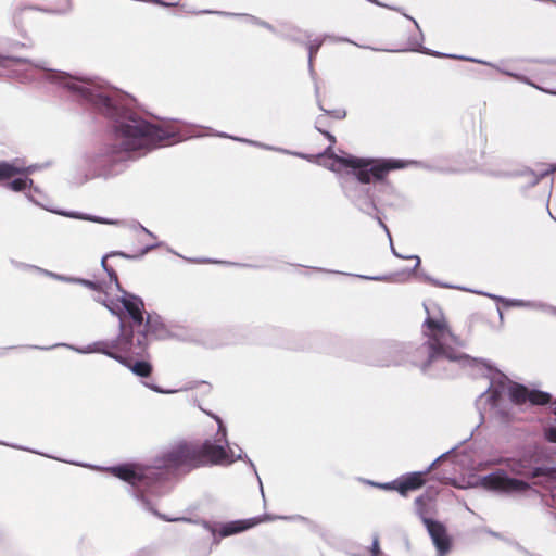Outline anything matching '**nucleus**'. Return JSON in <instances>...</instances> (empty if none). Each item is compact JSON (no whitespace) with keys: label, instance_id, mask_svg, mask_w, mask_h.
<instances>
[{"label":"nucleus","instance_id":"obj_1","mask_svg":"<svg viewBox=\"0 0 556 556\" xmlns=\"http://www.w3.org/2000/svg\"><path fill=\"white\" fill-rule=\"evenodd\" d=\"M176 124L153 125L143 119L130 118L115 134L116 153L122 151H148L160 146H169L187 139Z\"/></svg>","mask_w":556,"mask_h":556},{"label":"nucleus","instance_id":"obj_2","mask_svg":"<svg viewBox=\"0 0 556 556\" xmlns=\"http://www.w3.org/2000/svg\"><path fill=\"white\" fill-rule=\"evenodd\" d=\"M427 318L424 323V333L427 337V346L429 351V359L427 365L434 361L447 359L452 362H460L465 366L478 368L479 370H488L490 368L484 364L470 359L468 356L458 354L454 346L460 345L459 340L452 333L447 323L437 306H425Z\"/></svg>","mask_w":556,"mask_h":556},{"label":"nucleus","instance_id":"obj_3","mask_svg":"<svg viewBox=\"0 0 556 556\" xmlns=\"http://www.w3.org/2000/svg\"><path fill=\"white\" fill-rule=\"evenodd\" d=\"M215 419L218 427L215 442L207 440L200 451L187 444L179 445L169 453L167 466L191 469L207 463L228 465L241 458V450L236 453L227 444L226 427L218 417Z\"/></svg>","mask_w":556,"mask_h":556},{"label":"nucleus","instance_id":"obj_4","mask_svg":"<svg viewBox=\"0 0 556 556\" xmlns=\"http://www.w3.org/2000/svg\"><path fill=\"white\" fill-rule=\"evenodd\" d=\"M327 150L321 156V164L328 169L341 174H353L361 182H370L372 179H381L391 169L401 168L404 164L395 160H366L357 159L349 154L336 155Z\"/></svg>","mask_w":556,"mask_h":556},{"label":"nucleus","instance_id":"obj_5","mask_svg":"<svg viewBox=\"0 0 556 556\" xmlns=\"http://www.w3.org/2000/svg\"><path fill=\"white\" fill-rule=\"evenodd\" d=\"M511 471L521 478L509 477L505 470L500 469L478 478L470 485L500 494L520 495L527 493L531 488L523 478H534L540 475V469L529 471L522 464H514Z\"/></svg>","mask_w":556,"mask_h":556},{"label":"nucleus","instance_id":"obj_6","mask_svg":"<svg viewBox=\"0 0 556 556\" xmlns=\"http://www.w3.org/2000/svg\"><path fill=\"white\" fill-rule=\"evenodd\" d=\"M46 75L53 83L99 108L109 109L112 106L109 94L103 89V86L97 81L70 76L66 73L48 72Z\"/></svg>","mask_w":556,"mask_h":556},{"label":"nucleus","instance_id":"obj_7","mask_svg":"<svg viewBox=\"0 0 556 556\" xmlns=\"http://www.w3.org/2000/svg\"><path fill=\"white\" fill-rule=\"evenodd\" d=\"M130 340L129 337L124 333L118 338V340L114 342H97L93 345L86 348L85 350H80L81 353H102L105 354L124 366L128 367L135 375L140 377H148L152 367L148 362H136L135 364H130V362L118 354L117 352H128L129 351Z\"/></svg>","mask_w":556,"mask_h":556},{"label":"nucleus","instance_id":"obj_8","mask_svg":"<svg viewBox=\"0 0 556 556\" xmlns=\"http://www.w3.org/2000/svg\"><path fill=\"white\" fill-rule=\"evenodd\" d=\"M116 288L122 292L117 299H108L103 301V305L114 315L119 317L121 329H124V312H126L136 325H141L143 321V303L141 299L126 291L121 290L117 277L112 274Z\"/></svg>","mask_w":556,"mask_h":556},{"label":"nucleus","instance_id":"obj_9","mask_svg":"<svg viewBox=\"0 0 556 556\" xmlns=\"http://www.w3.org/2000/svg\"><path fill=\"white\" fill-rule=\"evenodd\" d=\"M509 396L513 402L523 404L529 401L531 404L542 405L549 401V394L536 390H528L527 388L513 384L509 387Z\"/></svg>","mask_w":556,"mask_h":556},{"label":"nucleus","instance_id":"obj_10","mask_svg":"<svg viewBox=\"0 0 556 556\" xmlns=\"http://www.w3.org/2000/svg\"><path fill=\"white\" fill-rule=\"evenodd\" d=\"M108 470L113 476L132 485H136L147 477L144 469L141 466L135 464H126L117 467H112L109 468Z\"/></svg>","mask_w":556,"mask_h":556},{"label":"nucleus","instance_id":"obj_11","mask_svg":"<svg viewBox=\"0 0 556 556\" xmlns=\"http://www.w3.org/2000/svg\"><path fill=\"white\" fill-rule=\"evenodd\" d=\"M427 530L441 555L450 549V539L445 532V528L433 520L424 519Z\"/></svg>","mask_w":556,"mask_h":556},{"label":"nucleus","instance_id":"obj_12","mask_svg":"<svg viewBox=\"0 0 556 556\" xmlns=\"http://www.w3.org/2000/svg\"><path fill=\"white\" fill-rule=\"evenodd\" d=\"M425 483L421 472H412L390 484H384V489H394L402 495H406L409 491L419 489Z\"/></svg>","mask_w":556,"mask_h":556},{"label":"nucleus","instance_id":"obj_13","mask_svg":"<svg viewBox=\"0 0 556 556\" xmlns=\"http://www.w3.org/2000/svg\"><path fill=\"white\" fill-rule=\"evenodd\" d=\"M261 521H263V519H260V518L231 521V522L224 525L220 528L219 533L223 536H228V535L244 531V530L260 523Z\"/></svg>","mask_w":556,"mask_h":556},{"label":"nucleus","instance_id":"obj_14","mask_svg":"<svg viewBox=\"0 0 556 556\" xmlns=\"http://www.w3.org/2000/svg\"><path fill=\"white\" fill-rule=\"evenodd\" d=\"M36 169L35 166L23 167L20 162L0 163V180L10 179L17 174H30Z\"/></svg>","mask_w":556,"mask_h":556},{"label":"nucleus","instance_id":"obj_15","mask_svg":"<svg viewBox=\"0 0 556 556\" xmlns=\"http://www.w3.org/2000/svg\"><path fill=\"white\" fill-rule=\"evenodd\" d=\"M33 181L27 177H18L10 182V188L14 191L26 190L28 186H31Z\"/></svg>","mask_w":556,"mask_h":556},{"label":"nucleus","instance_id":"obj_16","mask_svg":"<svg viewBox=\"0 0 556 556\" xmlns=\"http://www.w3.org/2000/svg\"><path fill=\"white\" fill-rule=\"evenodd\" d=\"M27 197L30 201L35 202L36 204L38 205H41V206H45L42 200H43V194L41 193V191H39L38 189H28V192H27Z\"/></svg>","mask_w":556,"mask_h":556},{"label":"nucleus","instance_id":"obj_17","mask_svg":"<svg viewBox=\"0 0 556 556\" xmlns=\"http://www.w3.org/2000/svg\"><path fill=\"white\" fill-rule=\"evenodd\" d=\"M545 437L551 442H556V427H548L545 430Z\"/></svg>","mask_w":556,"mask_h":556},{"label":"nucleus","instance_id":"obj_18","mask_svg":"<svg viewBox=\"0 0 556 556\" xmlns=\"http://www.w3.org/2000/svg\"><path fill=\"white\" fill-rule=\"evenodd\" d=\"M508 306H525L526 303L519 300H505L504 301Z\"/></svg>","mask_w":556,"mask_h":556},{"label":"nucleus","instance_id":"obj_19","mask_svg":"<svg viewBox=\"0 0 556 556\" xmlns=\"http://www.w3.org/2000/svg\"><path fill=\"white\" fill-rule=\"evenodd\" d=\"M320 46V42H318L316 46H309V63H312V60H313V55L316 53V51L318 50Z\"/></svg>","mask_w":556,"mask_h":556},{"label":"nucleus","instance_id":"obj_20","mask_svg":"<svg viewBox=\"0 0 556 556\" xmlns=\"http://www.w3.org/2000/svg\"><path fill=\"white\" fill-rule=\"evenodd\" d=\"M363 278L369 279V280H386L387 279L386 277H370V276H363Z\"/></svg>","mask_w":556,"mask_h":556},{"label":"nucleus","instance_id":"obj_21","mask_svg":"<svg viewBox=\"0 0 556 556\" xmlns=\"http://www.w3.org/2000/svg\"><path fill=\"white\" fill-rule=\"evenodd\" d=\"M372 552H374L375 555L378 553V541L377 540L374 541Z\"/></svg>","mask_w":556,"mask_h":556},{"label":"nucleus","instance_id":"obj_22","mask_svg":"<svg viewBox=\"0 0 556 556\" xmlns=\"http://www.w3.org/2000/svg\"><path fill=\"white\" fill-rule=\"evenodd\" d=\"M325 135L331 140V142H334L333 136H331L329 132H325Z\"/></svg>","mask_w":556,"mask_h":556},{"label":"nucleus","instance_id":"obj_23","mask_svg":"<svg viewBox=\"0 0 556 556\" xmlns=\"http://www.w3.org/2000/svg\"><path fill=\"white\" fill-rule=\"evenodd\" d=\"M416 261V266L420 264V258L418 256H412Z\"/></svg>","mask_w":556,"mask_h":556},{"label":"nucleus","instance_id":"obj_24","mask_svg":"<svg viewBox=\"0 0 556 556\" xmlns=\"http://www.w3.org/2000/svg\"><path fill=\"white\" fill-rule=\"evenodd\" d=\"M150 388H151V389H153V390H154V391H156V392H163L162 390H160V389H159V388H156V387H150Z\"/></svg>","mask_w":556,"mask_h":556},{"label":"nucleus","instance_id":"obj_25","mask_svg":"<svg viewBox=\"0 0 556 556\" xmlns=\"http://www.w3.org/2000/svg\"><path fill=\"white\" fill-rule=\"evenodd\" d=\"M552 477L556 479V468L552 471Z\"/></svg>","mask_w":556,"mask_h":556},{"label":"nucleus","instance_id":"obj_26","mask_svg":"<svg viewBox=\"0 0 556 556\" xmlns=\"http://www.w3.org/2000/svg\"><path fill=\"white\" fill-rule=\"evenodd\" d=\"M102 265L105 266V257L102 260Z\"/></svg>","mask_w":556,"mask_h":556}]
</instances>
